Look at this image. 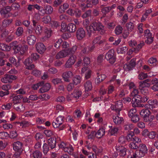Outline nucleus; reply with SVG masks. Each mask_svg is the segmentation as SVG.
<instances>
[{
  "mask_svg": "<svg viewBox=\"0 0 158 158\" xmlns=\"http://www.w3.org/2000/svg\"><path fill=\"white\" fill-rule=\"evenodd\" d=\"M153 85L151 88L154 91H158V81L156 78L151 80L148 79L139 82V89L142 94H146L148 93V87Z\"/></svg>",
  "mask_w": 158,
  "mask_h": 158,
  "instance_id": "obj_1",
  "label": "nucleus"
},
{
  "mask_svg": "<svg viewBox=\"0 0 158 158\" xmlns=\"http://www.w3.org/2000/svg\"><path fill=\"white\" fill-rule=\"evenodd\" d=\"M10 46L11 48H12L15 52L21 54H23L28 48L27 45H24L22 46L21 44H18V43L16 41L10 43Z\"/></svg>",
  "mask_w": 158,
  "mask_h": 158,
  "instance_id": "obj_2",
  "label": "nucleus"
},
{
  "mask_svg": "<svg viewBox=\"0 0 158 158\" xmlns=\"http://www.w3.org/2000/svg\"><path fill=\"white\" fill-rule=\"evenodd\" d=\"M104 27L101 23L94 22L88 27H87V30L88 34L90 35L96 30L99 31L102 30L104 29Z\"/></svg>",
  "mask_w": 158,
  "mask_h": 158,
  "instance_id": "obj_3",
  "label": "nucleus"
},
{
  "mask_svg": "<svg viewBox=\"0 0 158 158\" xmlns=\"http://www.w3.org/2000/svg\"><path fill=\"white\" fill-rule=\"evenodd\" d=\"M148 151L146 145L144 144H142L139 146V150H137L135 154L138 157H141L144 156L147 153Z\"/></svg>",
  "mask_w": 158,
  "mask_h": 158,
  "instance_id": "obj_4",
  "label": "nucleus"
},
{
  "mask_svg": "<svg viewBox=\"0 0 158 158\" xmlns=\"http://www.w3.org/2000/svg\"><path fill=\"white\" fill-rule=\"evenodd\" d=\"M59 147L65 152L71 154L73 153V148L72 146L69 143L62 142L59 145Z\"/></svg>",
  "mask_w": 158,
  "mask_h": 158,
  "instance_id": "obj_5",
  "label": "nucleus"
},
{
  "mask_svg": "<svg viewBox=\"0 0 158 158\" xmlns=\"http://www.w3.org/2000/svg\"><path fill=\"white\" fill-rule=\"evenodd\" d=\"M22 143L19 141L14 142L13 143V148L16 152L14 156L16 158H19V156L22 152Z\"/></svg>",
  "mask_w": 158,
  "mask_h": 158,
  "instance_id": "obj_6",
  "label": "nucleus"
},
{
  "mask_svg": "<svg viewBox=\"0 0 158 158\" xmlns=\"http://www.w3.org/2000/svg\"><path fill=\"white\" fill-rule=\"evenodd\" d=\"M105 58L111 64H113L115 61L114 50L113 49L110 50L106 54Z\"/></svg>",
  "mask_w": 158,
  "mask_h": 158,
  "instance_id": "obj_7",
  "label": "nucleus"
},
{
  "mask_svg": "<svg viewBox=\"0 0 158 158\" xmlns=\"http://www.w3.org/2000/svg\"><path fill=\"white\" fill-rule=\"evenodd\" d=\"M148 103L149 107L153 113L155 114L157 112V110L155 108L158 107V101L156 100H149Z\"/></svg>",
  "mask_w": 158,
  "mask_h": 158,
  "instance_id": "obj_8",
  "label": "nucleus"
},
{
  "mask_svg": "<svg viewBox=\"0 0 158 158\" xmlns=\"http://www.w3.org/2000/svg\"><path fill=\"white\" fill-rule=\"evenodd\" d=\"M76 59L77 57L75 55L70 56L64 65L65 67L66 68L71 67L75 62Z\"/></svg>",
  "mask_w": 158,
  "mask_h": 158,
  "instance_id": "obj_9",
  "label": "nucleus"
},
{
  "mask_svg": "<svg viewBox=\"0 0 158 158\" xmlns=\"http://www.w3.org/2000/svg\"><path fill=\"white\" fill-rule=\"evenodd\" d=\"M115 148L120 156H124L126 155L127 148L123 146L116 145Z\"/></svg>",
  "mask_w": 158,
  "mask_h": 158,
  "instance_id": "obj_10",
  "label": "nucleus"
},
{
  "mask_svg": "<svg viewBox=\"0 0 158 158\" xmlns=\"http://www.w3.org/2000/svg\"><path fill=\"white\" fill-rule=\"evenodd\" d=\"M69 55V52L67 50H63L58 52L56 54L55 58L57 59L66 57Z\"/></svg>",
  "mask_w": 158,
  "mask_h": 158,
  "instance_id": "obj_11",
  "label": "nucleus"
},
{
  "mask_svg": "<svg viewBox=\"0 0 158 158\" xmlns=\"http://www.w3.org/2000/svg\"><path fill=\"white\" fill-rule=\"evenodd\" d=\"M123 104L121 101L116 102L114 105H112L111 108L112 110L117 112H119L122 110L123 107Z\"/></svg>",
  "mask_w": 158,
  "mask_h": 158,
  "instance_id": "obj_12",
  "label": "nucleus"
},
{
  "mask_svg": "<svg viewBox=\"0 0 158 158\" xmlns=\"http://www.w3.org/2000/svg\"><path fill=\"white\" fill-rule=\"evenodd\" d=\"M144 36L147 39L145 40L146 43L150 44L152 42L153 37L149 30H147L144 31Z\"/></svg>",
  "mask_w": 158,
  "mask_h": 158,
  "instance_id": "obj_13",
  "label": "nucleus"
},
{
  "mask_svg": "<svg viewBox=\"0 0 158 158\" xmlns=\"http://www.w3.org/2000/svg\"><path fill=\"white\" fill-rule=\"evenodd\" d=\"M64 120V118L63 116H60L57 117L55 121L53 122L52 125L53 127L56 128L59 127L63 122Z\"/></svg>",
  "mask_w": 158,
  "mask_h": 158,
  "instance_id": "obj_14",
  "label": "nucleus"
},
{
  "mask_svg": "<svg viewBox=\"0 0 158 158\" xmlns=\"http://www.w3.org/2000/svg\"><path fill=\"white\" fill-rule=\"evenodd\" d=\"M81 73L84 74L85 77L86 79H88L91 77L92 71L88 67H83L81 70Z\"/></svg>",
  "mask_w": 158,
  "mask_h": 158,
  "instance_id": "obj_15",
  "label": "nucleus"
},
{
  "mask_svg": "<svg viewBox=\"0 0 158 158\" xmlns=\"http://www.w3.org/2000/svg\"><path fill=\"white\" fill-rule=\"evenodd\" d=\"M32 60L29 58L27 59L24 62L26 68L28 69H32L34 68V65L32 64Z\"/></svg>",
  "mask_w": 158,
  "mask_h": 158,
  "instance_id": "obj_16",
  "label": "nucleus"
},
{
  "mask_svg": "<svg viewBox=\"0 0 158 158\" xmlns=\"http://www.w3.org/2000/svg\"><path fill=\"white\" fill-rule=\"evenodd\" d=\"M73 76V74L71 71H68L64 72L62 74V77L64 81L69 82L70 79Z\"/></svg>",
  "mask_w": 158,
  "mask_h": 158,
  "instance_id": "obj_17",
  "label": "nucleus"
},
{
  "mask_svg": "<svg viewBox=\"0 0 158 158\" xmlns=\"http://www.w3.org/2000/svg\"><path fill=\"white\" fill-rule=\"evenodd\" d=\"M130 96L133 97L132 101L136 102L139 98H140V96L138 95V90L137 89L133 90L130 94Z\"/></svg>",
  "mask_w": 158,
  "mask_h": 158,
  "instance_id": "obj_18",
  "label": "nucleus"
},
{
  "mask_svg": "<svg viewBox=\"0 0 158 158\" xmlns=\"http://www.w3.org/2000/svg\"><path fill=\"white\" fill-rule=\"evenodd\" d=\"M85 36V32L82 28L78 29L77 32V37L79 40H81Z\"/></svg>",
  "mask_w": 158,
  "mask_h": 158,
  "instance_id": "obj_19",
  "label": "nucleus"
},
{
  "mask_svg": "<svg viewBox=\"0 0 158 158\" xmlns=\"http://www.w3.org/2000/svg\"><path fill=\"white\" fill-rule=\"evenodd\" d=\"M36 48L38 52L40 54L44 53L45 50V46L41 43H37L36 45Z\"/></svg>",
  "mask_w": 158,
  "mask_h": 158,
  "instance_id": "obj_20",
  "label": "nucleus"
},
{
  "mask_svg": "<svg viewBox=\"0 0 158 158\" xmlns=\"http://www.w3.org/2000/svg\"><path fill=\"white\" fill-rule=\"evenodd\" d=\"M36 38L33 35H30L28 36L27 38V41L28 43L30 45H33L36 42Z\"/></svg>",
  "mask_w": 158,
  "mask_h": 158,
  "instance_id": "obj_21",
  "label": "nucleus"
},
{
  "mask_svg": "<svg viewBox=\"0 0 158 158\" xmlns=\"http://www.w3.org/2000/svg\"><path fill=\"white\" fill-rule=\"evenodd\" d=\"M109 127L110 128L108 131V134L111 135H115L118 131V128L114 127H113L112 126H109Z\"/></svg>",
  "mask_w": 158,
  "mask_h": 158,
  "instance_id": "obj_22",
  "label": "nucleus"
},
{
  "mask_svg": "<svg viewBox=\"0 0 158 158\" xmlns=\"http://www.w3.org/2000/svg\"><path fill=\"white\" fill-rule=\"evenodd\" d=\"M150 114V111L148 109H143L140 112V114L143 117L144 121H145V118H147V117Z\"/></svg>",
  "mask_w": 158,
  "mask_h": 158,
  "instance_id": "obj_23",
  "label": "nucleus"
},
{
  "mask_svg": "<svg viewBox=\"0 0 158 158\" xmlns=\"http://www.w3.org/2000/svg\"><path fill=\"white\" fill-rule=\"evenodd\" d=\"M114 123L116 124H120L123 121V119L122 117L118 116H115L113 117Z\"/></svg>",
  "mask_w": 158,
  "mask_h": 158,
  "instance_id": "obj_24",
  "label": "nucleus"
},
{
  "mask_svg": "<svg viewBox=\"0 0 158 158\" xmlns=\"http://www.w3.org/2000/svg\"><path fill=\"white\" fill-rule=\"evenodd\" d=\"M50 88V85L48 83H46L39 90L41 93H44L48 91Z\"/></svg>",
  "mask_w": 158,
  "mask_h": 158,
  "instance_id": "obj_25",
  "label": "nucleus"
},
{
  "mask_svg": "<svg viewBox=\"0 0 158 158\" xmlns=\"http://www.w3.org/2000/svg\"><path fill=\"white\" fill-rule=\"evenodd\" d=\"M48 143L51 148H54L56 145V141L54 138H51L48 140Z\"/></svg>",
  "mask_w": 158,
  "mask_h": 158,
  "instance_id": "obj_26",
  "label": "nucleus"
},
{
  "mask_svg": "<svg viewBox=\"0 0 158 158\" xmlns=\"http://www.w3.org/2000/svg\"><path fill=\"white\" fill-rule=\"evenodd\" d=\"M23 98V96L21 95L15 96L12 98V101L15 104H17L20 103L21 102V99Z\"/></svg>",
  "mask_w": 158,
  "mask_h": 158,
  "instance_id": "obj_27",
  "label": "nucleus"
},
{
  "mask_svg": "<svg viewBox=\"0 0 158 158\" xmlns=\"http://www.w3.org/2000/svg\"><path fill=\"white\" fill-rule=\"evenodd\" d=\"M105 129L103 128H101L97 132L96 137L98 138H101L105 135Z\"/></svg>",
  "mask_w": 158,
  "mask_h": 158,
  "instance_id": "obj_28",
  "label": "nucleus"
},
{
  "mask_svg": "<svg viewBox=\"0 0 158 158\" xmlns=\"http://www.w3.org/2000/svg\"><path fill=\"white\" fill-rule=\"evenodd\" d=\"M106 77V76L104 74L98 75L95 80V83L98 84L104 80Z\"/></svg>",
  "mask_w": 158,
  "mask_h": 158,
  "instance_id": "obj_29",
  "label": "nucleus"
},
{
  "mask_svg": "<svg viewBox=\"0 0 158 158\" xmlns=\"http://www.w3.org/2000/svg\"><path fill=\"white\" fill-rule=\"evenodd\" d=\"M40 17L39 13H35L32 17L33 24L34 26H35L36 24L38 21L40 19Z\"/></svg>",
  "mask_w": 158,
  "mask_h": 158,
  "instance_id": "obj_30",
  "label": "nucleus"
},
{
  "mask_svg": "<svg viewBox=\"0 0 158 158\" xmlns=\"http://www.w3.org/2000/svg\"><path fill=\"white\" fill-rule=\"evenodd\" d=\"M11 10V7L10 6H6L5 9H2L0 10V13L2 15L4 16H6V15Z\"/></svg>",
  "mask_w": 158,
  "mask_h": 158,
  "instance_id": "obj_31",
  "label": "nucleus"
},
{
  "mask_svg": "<svg viewBox=\"0 0 158 158\" xmlns=\"http://www.w3.org/2000/svg\"><path fill=\"white\" fill-rule=\"evenodd\" d=\"M76 29L75 25L72 23L69 24L67 26V31L70 32H73Z\"/></svg>",
  "mask_w": 158,
  "mask_h": 158,
  "instance_id": "obj_32",
  "label": "nucleus"
},
{
  "mask_svg": "<svg viewBox=\"0 0 158 158\" xmlns=\"http://www.w3.org/2000/svg\"><path fill=\"white\" fill-rule=\"evenodd\" d=\"M81 95V92L78 89H75L72 95L75 98H79Z\"/></svg>",
  "mask_w": 158,
  "mask_h": 158,
  "instance_id": "obj_33",
  "label": "nucleus"
},
{
  "mask_svg": "<svg viewBox=\"0 0 158 158\" xmlns=\"http://www.w3.org/2000/svg\"><path fill=\"white\" fill-rule=\"evenodd\" d=\"M69 7V5L66 3H65L63 5L60 6L59 12L60 13H62L64 12Z\"/></svg>",
  "mask_w": 158,
  "mask_h": 158,
  "instance_id": "obj_34",
  "label": "nucleus"
},
{
  "mask_svg": "<svg viewBox=\"0 0 158 158\" xmlns=\"http://www.w3.org/2000/svg\"><path fill=\"white\" fill-rule=\"evenodd\" d=\"M35 32L37 35H40L42 32V27L40 25H38L35 26Z\"/></svg>",
  "mask_w": 158,
  "mask_h": 158,
  "instance_id": "obj_35",
  "label": "nucleus"
},
{
  "mask_svg": "<svg viewBox=\"0 0 158 158\" xmlns=\"http://www.w3.org/2000/svg\"><path fill=\"white\" fill-rule=\"evenodd\" d=\"M9 60L11 63L13 64L17 67L20 65L19 59L18 61L17 62L16 60L15 59V58L12 57L9 58Z\"/></svg>",
  "mask_w": 158,
  "mask_h": 158,
  "instance_id": "obj_36",
  "label": "nucleus"
},
{
  "mask_svg": "<svg viewBox=\"0 0 158 158\" xmlns=\"http://www.w3.org/2000/svg\"><path fill=\"white\" fill-rule=\"evenodd\" d=\"M84 87L85 91H88L91 90L92 88L91 82L89 81H86Z\"/></svg>",
  "mask_w": 158,
  "mask_h": 158,
  "instance_id": "obj_37",
  "label": "nucleus"
},
{
  "mask_svg": "<svg viewBox=\"0 0 158 158\" xmlns=\"http://www.w3.org/2000/svg\"><path fill=\"white\" fill-rule=\"evenodd\" d=\"M44 10L45 13L48 14H51L53 10V8L49 5L46 6L44 7Z\"/></svg>",
  "mask_w": 158,
  "mask_h": 158,
  "instance_id": "obj_38",
  "label": "nucleus"
},
{
  "mask_svg": "<svg viewBox=\"0 0 158 158\" xmlns=\"http://www.w3.org/2000/svg\"><path fill=\"white\" fill-rule=\"evenodd\" d=\"M15 124L18 125L19 127H25L28 126L29 123L28 122L24 121L22 122H16Z\"/></svg>",
  "mask_w": 158,
  "mask_h": 158,
  "instance_id": "obj_39",
  "label": "nucleus"
},
{
  "mask_svg": "<svg viewBox=\"0 0 158 158\" xmlns=\"http://www.w3.org/2000/svg\"><path fill=\"white\" fill-rule=\"evenodd\" d=\"M36 114V112L34 111H31L26 112L24 114V115L26 117H32L35 116Z\"/></svg>",
  "mask_w": 158,
  "mask_h": 158,
  "instance_id": "obj_40",
  "label": "nucleus"
},
{
  "mask_svg": "<svg viewBox=\"0 0 158 158\" xmlns=\"http://www.w3.org/2000/svg\"><path fill=\"white\" fill-rule=\"evenodd\" d=\"M116 7L115 4H113L111 6L106 7L102 9L103 12H108L110 10L115 8Z\"/></svg>",
  "mask_w": 158,
  "mask_h": 158,
  "instance_id": "obj_41",
  "label": "nucleus"
},
{
  "mask_svg": "<svg viewBox=\"0 0 158 158\" xmlns=\"http://www.w3.org/2000/svg\"><path fill=\"white\" fill-rule=\"evenodd\" d=\"M127 50V48L126 46H125L118 48L117 49V51L118 53H123L126 52Z\"/></svg>",
  "mask_w": 158,
  "mask_h": 158,
  "instance_id": "obj_42",
  "label": "nucleus"
},
{
  "mask_svg": "<svg viewBox=\"0 0 158 158\" xmlns=\"http://www.w3.org/2000/svg\"><path fill=\"white\" fill-rule=\"evenodd\" d=\"M156 60L153 58H150L148 61V63L151 66L156 65Z\"/></svg>",
  "mask_w": 158,
  "mask_h": 158,
  "instance_id": "obj_43",
  "label": "nucleus"
},
{
  "mask_svg": "<svg viewBox=\"0 0 158 158\" xmlns=\"http://www.w3.org/2000/svg\"><path fill=\"white\" fill-rule=\"evenodd\" d=\"M42 154L39 151H35L33 153L34 158H41Z\"/></svg>",
  "mask_w": 158,
  "mask_h": 158,
  "instance_id": "obj_44",
  "label": "nucleus"
},
{
  "mask_svg": "<svg viewBox=\"0 0 158 158\" xmlns=\"http://www.w3.org/2000/svg\"><path fill=\"white\" fill-rule=\"evenodd\" d=\"M9 137V134L7 132H0V139H7Z\"/></svg>",
  "mask_w": 158,
  "mask_h": 158,
  "instance_id": "obj_45",
  "label": "nucleus"
},
{
  "mask_svg": "<svg viewBox=\"0 0 158 158\" xmlns=\"http://www.w3.org/2000/svg\"><path fill=\"white\" fill-rule=\"evenodd\" d=\"M148 98L146 96H144L143 97L140 96V98H138V100H137L135 103H137L140 102H145L148 100Z\"/></svg>",
  "mask_w": 158,
  "mask_h": 158,
  "instance_id": "obj_46",
  "label": "nucleus"
},
{
  "mask_svg": "<svg viewBox=\"0 0 158 158\" xmlns=\"http://www.w3.org/2000/svg\"><path fill=\"white\" fill-rule=\"evenodd\" d=\"M74 83L75 85L79 84L81 81V77L80 76H77L75 77L73 80Z\"/></svg>",
  "mask_w": 158,
  "mask_h": 158,
  "instance_id": "obj_47",
  "label": "nucleus"
},
{
  "mask_svg": "<svg viewBox=\"0 0 158 158\" xmlns=\"http://www.w3.org/2000/svg\"><path fill=\"white\" fill-rule=\"evenodd\" d=\"M31 57L33 61L37 60L39 58V56L37 53H34L31 54Z\"/></svg>",
  "mask_w": 158,
  "mask_h": 158,
  "instance_id": "obj_48",
  "label": "nucleus"
},
{
  "mask_svg": "<svg viewBox=\"0 0 158 158\" xmlns=\"http://www.w3.org/2000/svg\"><path fill=\"white\" fill-rule=\"evenodd\" d=\"M51 19L49 16H45L42 19V22L45 23H47L51 21Z\"/></svg>",
  "mask_w": 158,
  "mask_h": 158,
  "instance_id": "obj_49",
  "label": "nucleus"
},
{
  "mask_svg": "<svg viewBox=\"0 0 158 158\" xmlns=\"http://www.w3.org/2000/svg\"><path fill=\"white\" fill-rule=\"evenodd\" d=\"M44 33L45 35L44 38H49L51 36V31L47 28H45L44 30Z\"/></svg>",
  "mask_w": 158,
  "mask_h": 158,
  "instance_id": "obj_50",
  "label": "nucleus"
},
{
  "mask_svg": "<svg viewBox=\"0 0 158 158\" xmlns=\"http://www.w3.org/2000/svg\"><path fill=\"white\" fill-rule=\"evenodd\" d=\"M91 0H87L86 2V4H81V7L82 9H83V7L85 8L86 7H90L92 6V5L91 3Z\"/></svg>",
  "mask_w": 158,
  "mask_h": 158,
  "instance_id": "obj_51",
  "label": "nucleus"
},
{
  "mask_svg": "<svg viewBox=\"0 0 158 158\" xmlns=\"http://www.w3.org/2000/svg\"><path fill=\"white\" fill-rule=\"evenodd\" d=\"M2 45L3 46V47H0V49L2 50L8 51L11 49V46H8L4 44H3Z\"/></svg>",
  "mask_w": 158,
  "mask_h": 158,
  "instance_id": "obj_52",
  "label": "nucleus"
},
{
  "mask_svg": "<svg viewBox=\"0 0 158 158\" xmlns=\"http://www.w3.org/2000/svg\"><path fill=\"white\" fill-rule=\"evenodd\" d=\"M123 29L120 26H118L116 27L115 30V33L117 35H119L123 31Z\"/></svg>",
  "mask_w": 158,
  "mask_h": 158,
  "instance_id": "obj_53",
  "label": "nucleus"
},
{
  "mask_svg": "<svg viewBox=\"0 0 158 158\" xmlns=\"http://www.w3.org/2000/svg\"><path fill=\"white\" fill-rule=\"evenodd\" d=\"M136 110L134 108H133L130 110L128 113V115L129 117H131L137 114H136Z\"/></svg>",
  "mask_w": 158,
  "mask_h": 158,
  "instance_id": "obj_54",
  "label": "nucleus"
},
{
  "mask_svg": "<svg viewBox=\"0 0 158 158\" xmlns=\"http://www.w3.org/2000/svg\"><path fill=\"white\" fill-rule=\"evenodd\" d=\"M133 127L134 126L132 124L128 123L126 124L124 126V129L126 130H131L132 129Z\"/></svg>",
  "mask_w": 158,
  "mask_h": 158,
  "instance_id": "obj_55",
  "label": "nucleus"
},
{
  "mask_svg": "<svg viewBox=\"0 0 158 158\" xmlns=\"http://www.w3.org/2000/svg\"><path fill=\"white\" fill-rule=\"evenodd\" d=\"M11 103H8L6 105H4L2 106L1 107L3 110H9L12 106Z\"/></svg>",
  "mask_w": 158,
  "mask_h": 158,
  "instance_id": "obj_56",
  "label": "nucleus"
},
{
  "mask_svg": "<svg viewBox=\"0 0 158 158\" xmlns=\"http://www.w3.org/2000/svg\"><path fill=\"white\" fill-rule=\"evenodd\" d=\"M156 135V133L154 131H149L148 137L150 139H154Z\"/></svg>",
  "mask_w": 158,
  "mask_h": 158,
  "instance_id": "obj_57",
  "label": "nucleus"
},
{
  "mask_svg": "<svg viewBox=\"0 0 158 158\" xmlns=\"http://www.w3.org/2000/svg\"><path fill=\"white\" fill-rule=\"evenodd\" d=\"M44 83L43 82H40L36 84L33 85L32 86V88L34 90L37 89L39 86L43 85Z\"/></svg>",
  "mask_w": 158,
  "mask_h": 158,
  "instance_id": "obj_58",
  "label": "nucleus"
},
{
  "mask_svg": "<svg viewBox=\"0 0 158 158\" xmlns=\"http://www.w3.org/2000/svg\"><path fill=\"white\" fill-rule=\"evenodd\" d=\"M23 29L21 27H19L17 29L16 34L18 36L21 35L23 33Z\"/></svg>",
  "mask_w": 158,
  "mask_h": 158,
  "instance_id": "obj_59",
  "label": "nucleus"
},
{
  "mask_svg": "<svg viewBox=\"0 0 158 158\" xmlns=\"http://www.w3.org/2000/svg\"><path fill=\"white\" fill-rule=\"evenodd\" d=\"M123 68L125 71H129L131 70L132 69V67L131 65L130 66L129 64L127 63L124 65Z\"/></svg>",
  "mask_w": 158,
  "mask_h": 158,
  "instance_id": "obj_60",
  "label": "nucleus"
},
{
  "mask_svg": "<svg viewBox=\"0 0 158 158\" xmlns=\"http://www.w3.org/2000/svg\"><path fill=\"white\" fill-rule=\"evenodd\" d=\"M126 27L128 30L130 31H131L134 27V24L131 23H129L127 24Z\"/></svg>",
  "mask_w": 158,
  "mask_h": 158,
  "instance_id": "obj_61",
  "label": "nucleus"
},
{
  "mask_svg": "<svg viewBox=\"0 0 158 158\" xmlns=\"http://www.w3.org/2000/svg\"><path fill=\"white\" fill-rule=\"evenodd\" d=\"M148 77L147 73H140L138 76V78L140 80H143L146 78Z\"/></svg>",
  "mask_w": 158,
  "mask_h": 158,
  "instance_id": "obj_62",
  "label": "nucleus"
},
{
  "mask_svg": "<svg viewBox=\"0 0 158 158\" xmlns=\"http://www.w3.org/2000/svg\"><path fill=\"white\" fill-rule=\"evenodd\" d=\"M44 134L48 137H50L54 135L53 133L51 130H46L44 131Z\"/></svg>",
  "mask_w": 158,
  "mask_h": 158,
  "instance_id": "obj_63",
  "label": "nucleus"
},
{
  "mask_svg": "<svg viewBox=\"0 0 158 158\" xmlns=\"http://www.w3.org/2000/svg\"><path fill=\"white\" fill-rule=\"evenodd\" d=\"M131 118V121L134 123H136L139 120V118L137 114L130 117Z\"/></svg>",
  "mask_w": 158,
  "mask_h": 158,
  "instance_id": "obj_64",
  "label": "nucleus"
}]
</instances>
